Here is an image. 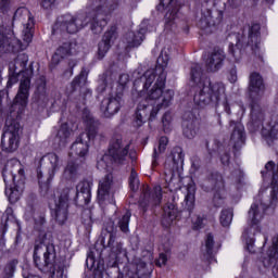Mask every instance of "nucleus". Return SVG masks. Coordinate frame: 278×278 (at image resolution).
I'll return each mask as SVG.
<instances>
[{"mask_svg": "<svg viewBox=\"0 0 278 278\" xmlns=\"http://www.w3.org/2000/svg\"><path fill=\"white\" fill-rule=\"evenodd\" d=\"M91 12L72 15L66 13L56 18L52 34H77L90 23L92 34L99 36L108 25V15L118 8V0H90Z\"/></svg>", "mask_w": 278, "mask_h": 278, "instance_id": "nucleus-1", "label": "nucleus"}, {"mask_svg": "<svg viewBox=\"0 0 278 278\" xmlns=\"http://www.w3.org/2000/svg\"><path fill=\"white\" fill-rule=\"evenodd\" d=\"M190 79L195 85L193 102L198 108L215 105L216 112L224 110L226 114H231L223 83H212L210 78H203V67L200 64L191 65Z\"/></svg>", "mask_w": 278, "mask_h": 278, "instance_id": "nucleus-2", "label": "nucleus"}, {"mask_svg": "<svg viewBox=\"0 0 278 278\" xmlns=\"http://www.w3.org/2000/svg\"><path fill=\"white\" fill-rule=\"evenodd\" d=\"M168 53H166V50H162L161 55L157 59L159 65L154 70L146 71V73L152 71L154 77L151 84L152 88L151 86H148L146 89H143V92L141 93L142 99L147 100V105H149V103H156V105L150 112L151 121H155L157 112H160L161 110H166V108L170 105L173 97H175V92L173 90L164 91V87L166 86L165 67L168 66ZM149 88L151 89L149 90ZM147 90H149L148 94Z\"/></svg>", "mask_w": 278, "mask_h": 278, "instance_id": "nucleus-3", "label": "nucleus"}, {"mask_svg": "<svg viewBox=\"0 0 278 278\" xmlns=\"http://www.w3.org/2000/svg\"><path fill=\"white\" fill-rule=\"evenodd\" d=\"M277 189L274 187V190H271L270 193V198L268 195H264V193H258L254 203L251 205L248 213L249 227L244 229L242 235V238L247 244V249L250 253H255V250H253V244H255V235L260 233L262 230L260 228V223H262L264 214H266V210L273 205H277Z\"/></svg>", "mask_w": 278, "mask_h": 278, "instance_id": "nucleus-4", "label": "nucleus"}, {"mask_svg": "<svg viewBox=\"0 0 278 278\" xmlns=\"http://www.w3.org/2000/svg\"><path fill=\"white\" fill-rule=\"evenodd\" d=\"M27 62H29L27 54L22 53L17 55L14 63L10 64L9 81L7 84L8 88H12L18 81V77H21L14 105H21L22 108L27 105V99H29V90L31 88V77H34V67L29 65L27 68Z\"/></svg>", "mask_w": 278, "mask_h": 278, "instance_id": "nucleus-5", "label": "nucleus"}, {"mask_svg": "<svg viewBox=\"0 0 278 278\" xmlns=\"http://www.w3.org/2000/svg\"><path fill=\"white\" fill-rule=\"evenodd\" d=\"M153 71H150L144 72L141 77L134 81L132 101L138 103L134 121L135 127H142L147 123V116H149L147 108H149V104H147V100L142 99V93L146 88H149L153 84Z\"/></svg>", "mask_w": 278, "mask_h": 278, "instance_id": "nucleus-6", "label": "nucleus"}, {"mask_svg": "<svg viewBox=\"0 0 278 278\" xmlns=\"http://www.w3.org/2000/svg\"><path fill=\"white\" fill-rule=\"evenodd\" d=\"M71 194L75 195V203L78 207H86L90 203L91 195L81 193L71 188H65L60 192V195L54 201L53 214L56 223L64 225L68 220V207L71 205Z\"/></svg>", "mask_w": 278, "mask_h": 278, "instance_id": "nucleus-7", "label": "nucleus"}, {"mask_svg": "<svg viewBox=\"0 0 278 278\" xmlns=\"http://www.w3.org/2000/svg\"><path fill=\"white\" fill-rule=\"evenodd\" d=\"M86 123V132H81L76 141L71 147L70 155H77L78 157H86L88 155V142L94 140L99 131V121L94 119L90 112L85 111L83 114Z\"/></svg>", "mask_w": 278, "mask_h": 278, "instance_id": "nucleus-8", "label": "nucleus"}, {"mask_svg": "<svg viewBox=\"0 0 278 278\" xmlns=\"http://www.w3.org/2000/svg\"><path fill=\"white\" fill-rule=\"evenodd\" d=\"M34 262L39 270H50L55 264V245L47 241L46 237L35 243Z\"/></svg>", "mask_w": 278, "mask_h": 278, "instance_id": "nucleus-9", "label": "nucleus"}, {"mask_svg": "<svg viewBox=\"0 0 278 278\" xmlns=\"http://www.w3.org/2000/svg\"><path fill=\"white\" fill-rule=\"evenodd\" d=\"M202 188L206 192L216 191L213 197V203L215 207H220L223 205V195H220V190L225 188L223 175H220L218 172L208 173L206 179L202 182Z\"/></svg>", "mask_w": 278, "mask_h": 278, "instance_id": "nucleus-10", "label": "nucleus"}, {"mask_svg": "<svg viewBox=\"0 0 278 278\" xmlns=\"http://www.w3.org/2000/svg\"><path fill=\"white\" fill-rule=\"evenodd\" d=\"M21 132V124L12 122L5 124L4 132L1 139V147L7 153H14L18 149V134Z\"/></svg>", "mask_w": 278, "mask_h": 278, "instance_id": "nucleus-11", "label": "nucleus"}, {"mask_svg": "<svg viewBox=\"0 0 278 278\" xmlns=\"http://www.w3.org/2000/svg\"><path fill=\"white\" fill-rule=\"evenodd\" d=\"M129 153V144H123V137L115 135L109 146V155H105L103 160L112 159L115 164H124Z\"/></svg>", "mask_w": 278, "mask_h": 278, "instance_id": "nucleus-12", "label": "nucleus"}, {"mask_svg": "<svg viewBox=\"0 0 278 278\" xmlns=\"http://www.w3.org/2000/svg\"><path fill=\"white\" fill-rule=\"evenodd\" d=\"M159 12H163V10H167L165 13V28L173 31L177 27V12H179V4H177L176 0H161L159 5L156 7Z\"/></svg>", "mask_w": 278, "mask_h": 278, "instance_id": "nucleus-13", "label": "nucleus"}, {"mask_svg": "<svg viewBox=\"0 0 278 278\" xmlns=\"http://www.w3.org/2000/svg\"><path fill=\"white\" fill-rule=\"evenodd\" d=\"M162 203V187H155L151 193L149 187H143L142 194L139 200V205L142 207L143 212H147L148 207H155Z\"/></svg>", "mask_w": 278, "mask_h": 278, "instance_id": "nucleus-14", "label": "nucleus"}, {"mask_svg": "<svg viewBox=\"0 0 278 278\" xmlns=\"http://www.w3.org/2000/svg\"><path fill=\"white\" fill-rule=\"evenodd\" d=\"M264 90H266V86L264 85L262 75L256 72L250 74L248 87L250 101H261Z\"/></svg>", "mask_w": 278, "mask_h": 278, "instance_id": "nucleus-15", "label": "nucleus"}, {"mask_svg": "<svg viewBox=\"0 0 278 278\" xmlns=\"http://www.w3.org/2000/svg\"><path fill=\"white\" fill-rule=\"evenodd\" d=\"M225 51L220 48H214V50L207 55L205 60V68L207 73H218L225 64Z\"/></svg>", "mask_w": 278, "mask_h": 278, "instance_id": "nucleus-16", "label": "nucleus"}, {"mask_svg": "<svg viewBox=\"0 0 278 278\" xmlns=\"http://www.w3.org/2000/svg\"><path fill=\"white\" fill-rule=\"evenodd\" d=\"M8 175L11 176L12 181H14V176L17 177V180H25V169L18 160L11 159L7 162L2 170L4 182H8Z\"/></svg>", "mask_w": 278, "mask_h": 278, "instance_id": "nucleus-17", "label": "nucleus"}, {"mask_svg": "<svg viewBox=\"0 0 278 278\" xmlns=\"http://www.w3.org/2000/svg\"><path fill=\"white\" fill-rule=\"evenodd\" d=\"M121 103H123V92L117 93L116 97L102 100L100 110L103 116L105 118L114 116L121 110Z\"/></svg>", "mask_w": 278, "mask_h": 278, "instance_id": "nucleus-18", "label": "nucleus"}, {"mask_svg": "<svg viewBox=\"0 0 278 278\" xmlns=\"http://www.w3.org/2000/svg\"><path fill=\"white\" fill-rule=\"evenodd\" d=\"M116 26H111L102 37V40L98 43V60H103L108 54V51L112 49L114 40H116Z\"/></svg>", "mask_w": 278, "mask_h": 278, "instance_id": "nucleus-19", "label": "nucleus"}, {"mask_svg": "<svg viewBox=\"0 0 278 278\" xmlns=\"http://www.w3.org/2000/svg\"><path fill=\"white\" fill-rule=\"evenodd\" d=\"M265 268H271L274 277H278V236L273 238V245L267 251V258L263 261Z\"/></svg>", "mask_w": 278, "mask_h": 278, "instance_id": "nucleus-20", "label": "nucleus"}, {"mask_svg": "<svg viewBox=\"0 0 278 278\" xmlns=\"http://www.w3.org/2000/svg\"><path fill=\"white\" fill-rule=\"evenodd\" d=\"M230 127H233L232 134L230 136V143L236 151H240L244 146V140H247L244 134V126L240 123L230 121Z\"/></svg>", "mask_w": 278, "mask_h": 278, "instance_id": "nucleus-21", "label": "nucleus"}, {"mask_svg": "<svg viewBox=\"0 0 278 278\" xmlns=\"http://www.w3.org/2000/svg\"><path fill=\"white\" fill-rule=\"evenodd\" d=\"M40 166H45L48 169V181H51L55 177V173L60 169V156L55 153H48L41 157Z\"/></svg>", "mask_w": 278, "mask_h": 278, "instance_id": "nucleus-22", "label": "nucleus"}, {"mask_svg": "<svg viewBox=\"0 0 278 278\" xmlns=\"http://www.w3.org/2000/svg\"><path fill=\"white\" fill-rule=\"evenodd\" d=\"M250 108V125L253 126V129H260L266 116V114L264 113V109H262V106L260 105V100H251Z\"/></svg>", "mask_w": 278, "mask_h": 278, "instance_id": "nucleus-23", "label": "nucleus"}, {"mask_svg": "<svg viewBox=\"0 0 278 278\" xmlns=\"http://www.w3.org/2000/svg\"><path fill=\"white\" fill-rule=\"evenodd\" d=\"M223 23V11L207 10L200 20V27H216Z\"/></svg>", "mask_w": 278, "mask_h": 278, "instance_id": "nucleus-24", "label": "nucleus"}, {"mask_svg": "<svg viewBox=\"0 0 278 278\" xmlns=\"http://www.w3.org/2000/svg\"><path fill=\"white\" fill-rule=\"evenodd\" d=\"M35 98L39 105H47L49 103V90L47 89V77L39 76L35 83Z\"/></svg>", "mask_w": 278, "mask_h": 278, "instance_id": "nucleus-25", "label": "nucleus"}, {"mask_svg": "<svg viewBox=\"0 0 278 278\" xmlns=\"http://www.w3.org/2000/svg\"><path fill=\"white\" fill-rule=\"evenodd\" d=\"M262 136L268 147H275L278 142V123L277 119L268 122L262 129Z\"/></svg>", "mask_w": 278, "mask_h": 278, "instance_id": "nucleus-26", "label": "nucleus"}, {"mask_svg": "<svg viewBox=\"0 0 278 278\" xmlns=\"http://www.w3.org/2000/svg\"><path fill=\"white\" fill-rule=\"evenodd\" d=\"M178 170L179 169H175V167H172L170 163H165L163 174L165 181L164 188H169L170 192H173V190H176L177 184L179 182V177H177Z\"/></svg>", "mask_w": 278, "mask_h": 278, "instance_id": "nucleus-27", "label": "nucleus"}, {"mask_svg": "<svg viewBox=\"0 0 278 278\" xmlns=\"http://www.w3.org/2000/svg\"><path fill=\"white\" fill-rule=\"evenodd\" d=\"M72 134L73 130L70 129L68 124H62L53 139L54 147H56L58 149L66 147V144H68V140L71 139Z\"/></svg>", "mask_w": 278, "mask_h": 278, "instance_id": "nucleus-28", "label": "nucleus"}, {"mask_svg": "<svg viewBox=\"0 0 278 278\" xmlns=\"http://www.w3.org/2000/svg\"><path fill=\"white\" fill-rule=\"evenodd\" d=\"M18 176H13L14 187L5 189V194L9 198L10 203H16L21 195L25 191V180H17Z\"/></svg>", "mask_w": 278, "mask_h": 278, "instance_id": "nucleus-29", "label": "nucleus"}, {"mask_svg": "<svg viewBox=\"0 0 278 278\" xmlns=\"http://www.w3.org/2000/svg\"><path fill=\"white\" fill-rule=\"evenodd\" d=\"M113 179L114 177L112 174H108L100 180L98 187V200L100 203H103V201H108V199H110V190H112Z\"/></svg>", "mask_w": 278, "mask_h": 278, "instance_id": "nucleus-30", "label": "nucleus"}, {"mask_svg": "<svg viewBox=\"0 0 278 278\" xmlns=\"http://www.w3.org/2000/svg\"><path fill=\"white\" fill-rule=\"evenodd\" d=\"M105 240H108L106 247H112V243L116 240V226L114 225L113 220L106 222L104 228L102 229L101 244H103V247H105Z\"/></svg>", "mask_w": 278, "mask_h": 278, "instance_id": "nucleus-31", "label": "nucleus"}, {"mask_svg": "<svg viewBox=\"0 0 278 278\" xmlns=\"http://www.w3.org/2000/svg\"><path fill=\"white\" fill-rule=\"evenodd\" d=\"M13 22L21 23L24 27H27V29L34 27V18H31L29 10H27L25 7L18 8L15 11L13 15Z\"/></svg>", "mask_w": 278, "mask_h": 278, "instance_id": "nucleus-32", "label": "nucleus"}, {"mask_svg": "<svg viewBox=\"0 0 278 278\" xmlns=\"http://www.w3.org/2000/svg\"><path fill=\"white\" fill-rule=\"evenodd\" d=\"M88 83V70L83 68L80 74L76 76L72 84L71 89L72 92H75L76 90H83V92H86V94H92L90 90L86 89V84Z\"/></svg>", "mask_w": 278, "mask_h": 278, "instance_id": "nucleus-33", "label": "nucleus"}, {"mask_svg": "<svg viewBox=\"0 0 278 278\" xmlns=\"http://www.w3.org/2000/svg\"><path fill=\"white\" fill-rule=\"evenodd\" d=\"M144 41V28H140L139 31H128L125 35V42L128 49H136V47H140Z\"/></svg>", "mask_w": 278, "mask_h": 278, "instance_id": "nucleus-34", "label": "nucleus"}, {"mask_svg": "<svg viewBox=\"0 0 278 278\" xmlns=\"http://www.w3.org/2000/svg\"><path fill=\"white\" fill-rule=\"evenodd\" d=\"M182 134L188 140L197 138L199 134V121L198 119H184L182 122Z\"/></svg>", "mask_w": 278, "mask_h": 278, "instance_id": "nucleus-35", "label": "nucleus"}, {"mask_svg": "<svg viewBox=\"0 0 278 278\" xmlns=\"http://www.w3.org/2000/svg\"><path fill=\"white\" fill-rule=\"evenodd\" d=\"M165 164H170L172 168L179 170L184 166V150L179 147L174 148Z\"/></svg>", "mask_w": 278, "mask_h": 278, "instance_id": "nucleus-36", "label": "nucleus"}, {"mask_svg": "<svg viewBox=\"0 0 278 278\" xmlns=\"http://www.w3.org/2000/svg\"><path fill=\"white\" fill-rule=\"evenodd\" d=\"M177 218V206L173 202H168L164 206V214L162 218L163 227H170L173 222Z\"/></svg>", "mask_w": 278, "mask_h": 278, "instance_id": "nucleus-37", "label": "nucleus"}, {"mask_svg": "<svg viewBox=\"0 0 278 278\" xmlns=\"http://www.w3.org/2000/svg\"><path fill=\"white\" fill-rule=\"evenodd\" d=\"M79 170H81V166H79L77 161H68L64 168L63 176L67 180L75 179L77 175H79Z\"/></svg>", "mask_w": 278, "mask_h": 278, "instance_id": "nucleus-38", "label": "nucleus"}, {"mask_svg": "<svg viewBox=\"0 0 278 278\" xmlns=\"http://www.w3.org/2000/svg\"><path fill=\"white\" fill-rule=\"evenodd\" d=\"M203 257L206 262L213 260L214 257V236L208 233L205 239L204 247L202 249Z\"/></svg>", "mask_w": 278, "mask_h": 278, "instance_id": "nucleus-39", "label": "nucleus"}, {"mask_svg": "<svg viewBox=\"0 0 278 278\" xmlns=\"http://www.w3.org/2000/svg\"><path fill=\"white\" fill-rule=\"evenodd\" d=\"M168 146V138L167 137H161L159 141L157 148H154L153 154H152V166H157V160H160V155L166 151V147Z\"/></svg>", "mask_w": 278, "mask_h": 278, "instance_id": "nucleus-40", "label": "nucleus"}, {"mask_svg": "<svg viewBox=\"0 0 278 278\" xmlns=\"http://www.w3.org/2000/svg\"><path fill=\"white\" fill-rule=\"evenodd\" d=\"M182 207L186 212H189V216L192 214L194 210V187H189L187 189V194L185 197Z\"/></svg>", "mask_w": 278, "mask_h": 278, "instance_id": "nucleus-41", "label": "nucleus"}, {"mask_svg": "<svg viewBox=\"0 0 278 278\" xmlns=\"http://www.w3.org/2000/svg\"><path fill=\"white\" fill-rule=\"evenodd\" d=\"M113 81L114 77H112V72H105L99 77L97 91L100 93L105 92L108 86H110V84H112Z\"/></svg>", "mask_w": 278, "mask_h": 278, "instance_id": "nucleus-42", "label": "nucleus"}, {"mask_svg": "<svg viewBox=\"0 0 278 278\" xmlns=\"http://www.w3.org/2000/svg\"><path fill=\"white\" fill-rule=\"evenodd\" d=\"M233 220V208H224L220 212L219 223L225 229H229Z\"/></svg>", "mask_w": 278, "mask_h": 278, "instance_id": "nucleus-43", "label": "nucleus"}, {"mask_svg": "<svg viewBox=\"0 0 278 278\" xmlns=\"http://www.w3.org/2000/svg\"><path fill=\"white\" fill-rule=\"evenodd\" d=\"M260 24H253L250 29H249V40H248V45H251L253 47V45H255L257 47L258 42H260Z\"/></svg>", "mask_w": 278, "mask_h": 278, "instance_id": "nucleus-44", "label": "nucleus"}, {"mask_svg": "<svg viewBox=\"0 0 278 278\" xmlns=\"http://www.w3.org/2000/svg\"><path fill=\"white\" fill-rule=\"evenodd\" d=\"M129 220H131V212L129 211L118 218L117 227L123 233H129Z\"/></svg>", "mask_w": 278, "mask_h": 278, "instance_id": "nucleus-45", "label": "nucleus"}, {"mask_svg": "<svg viewBox=\"0 0 278 278\" xmlns=\"http://www.w3.org/2000/svg\"><path fill=\"white\" fill-rule=\"evenodd\" d=\"M73 51V43L71 42H64L62 46H60L55 51V58H61V60H64V58H68Z\"/></svg>", "mask_w": 278, "mask_h": 278, "instance_id": "nucleus-46", "label": "nucleus"}, {"mask_svg": "<svg viewBox=\"0 0 278 278\" xmlns=\"http://www.w3.org/2000/svg\"><path fill=\"white\" fill-rule=\"evenodd\" d=\"M92 180H83L76 186V192L92 197Z\"/></svg>", "mask_w": 278, "mask_h": 278, "instance_id": "nucleus-47", "label": "nucleus"}, {"mask_svg": "<svg viewBox=\"0 0 278 278\" xmlns=\"http://www.w3.org/2000/svg\"><path fill=\"white\" fill-rule=\"evenodd\" d=\"M16 266H18V260L14 258L9 261L4 267V277L5 278L14 277V273H16Z\"/></svg>", "mask_w": 278, "mask_h": 278, "instance_id": "nucleus-48", "label": "nucleus"}, {"mask_svg": "<svg viewBox=\"0 0 278 278\" xmlns=\"http://www.w3.org/2000/svg\"><path fill=\"white\" fill-rule=\"evenodd\" d=\"M128 181L130 190L132 192H138L140 188V180L138 179V173H136V169H131Z\"/></svg>", "mask_w": 278, "mask_h": 278, "instance_id": "nucleus-49", "label": "nucleus"}, {"mask_svg": "<svg viewBox=\"0 0 278 278\" xmlns=\"http://www.w3.org/2000/svg\"><path fill=\"white\" fill-rule=\"evenodd\" d=\"M81 223L87 227V229H90L92 227V211L90 210H84L81 214Z\"/></svg>", "mask_w": 278, "mask_h": 278, "instance_id": "nucleus-50", "label": "nucleus"}, {"mask_svg": "<svg viewBox=\"0 0 278 278\" xmlns=\"http://www.w3.org/2000/svg\"><path fill=\"white\" fill-rule=\"evenodd\" d=\"M229 53L232 55L236 62H240L242 59V50L240 49V45L230 46Z\"/></svg>", "mask_w": 278, "mask_h": 278, "instance_id": "nucleus-51", "label": "nucleus"}, {"mask_svg": "<svg viewBox=\"0 0 278 278\" xmlns=\"http://www.w3.org/2000/svg\"><path fill=\"white\" fill-rule=\"evenodd\" d=\"M172 121H173V115L169 112L163 115L162 123H163L164 131H170Z\"/></svg>", "mask_w": 278, "mask_h": 278, "instance_id": "nucleus-52", "label": "nucleus"}, {"mask_svg": "<svg viewBox=\"0 0 278 278\" xmlns=\"http://www.w3.org/2000/svg\"><path fill=\"white\" fill-rule=\"evenodd\" d=\"M118 84H119V90L121 91L125 90V86L129 84V75L128 74L119 75Z\"/></svg>", "mask_w": 278, "mask_h": 278, "instance_id": "nucleus-53", "label": "nucleus"}, {"mask_svg": "<svg viewBox=\"0 0 278 278\" xmlns=\"http://www.w3.org/2000/svg\"><path fill=\"white\" fill-rule=\"evenodd\" d=\"M141 29L146 31H155V23L147 20V21H143L142 24H141Z\"/></svg>", "mask_w": 278, "mask_h": 278, "instance_id": "nucleus-54", "label": "nucleus"}, {"mask_svg": "<svg viewBox=\"0 0 278 278\" xmlns=\"http://www.w3.org/2000/svg\"><path fill=\"white\" fill-rule=\"evenodd\" d=\"M110 249H111V251H112V253H114L115 255H118L119 253H123V243H121V242H117V243H115L114 244V242L112 243V245H108Z\"/></svg>", "mask_w": 278, "mask_h": 278, "instance_id": "nucleus-55", "label": "nucleus"}, {"mask_svg": "<svg viewBox=\"0 0 278 278\" xmlns=\"http://www.w3.org/2000/svg\"><path fill=\"white\" fill-rule=\"evenodd\" d=\"M205 220V217H201V215H197L195 218H193V228L194 229H201L203 227V223Z\"/></svg>", "mask_w": 278, "mask_h": 278, "instance_id": "nucleus-56", "label": "nucleus"}, {"mask_svg": "<svg viewBox=\"0 0 278 278\" xmlns=\"http://www.w3.org/2000/svg\"><path fill=\"white\" fill-rule=\"evenodd\" d=\"M229 81L230 84H236V81H238V70H236V67H232L229 71Z\"/></svg>", "mask_w": 278, "mask_h": 278, "instance_id": "nucleus-57", "label": "nucleus"}, {"mask_svg": "<svg viewBox=\"0 0 278 278\" xmlns=\"http://www.w3.org/2000/svg\"><path fill=\"white\" fill-rule=\"evenodd\" d=\"M168 262V256L166 254L161 253L157 261H156V266H166V263Z\"/></svg>", "mask_w": 278, "mask_h": 278, "instance_id": "nucleus-58", "label": "nucleus"}, {"mask_svg": "<svg viewBox=\"0 0 278 278\" xmlns=\"http://www.w3.org/2000/svg\"><path fill=\"white\" fill-rule=\"evenodd\" d=\"M84 278H103V271L94 269L93 274H86Z\"/></svg>", "mask_w": 278, "mask_h": 278, "instance_id": "nucleus-59", "label": "nucleus"}, {"mask_svg": "<svg viewBox=\"0 0 278 278\" xmlns=\"http://www.w3.org/2000/svg\"><path fill=\"white\" fill-rule=\"evenodd\" d=\"M232 177H237L236 182L237 184H242V177H244V173H242V170L237 169L232 173Z\"/></svg>", "mask_w": 278, "mask_h": 278, "instance_id": "nucleus-60", "label": "nucleus"}, {"mask_svg": "<svg viewBox=\"0 0 278 278\" xmlns=\"http://www.w3.org/2000/svg\"><path fill=\"white\" fill-rule=\"evenodd\" d=\"M55 3V0H41L40 5L45 10H49L53 4Z\"/></svg>", "mask_w": 278, "mask_h": 278, "instance_id": "nucleus-61", "label": "nucleus"}, {"mask_svg": "<svg viewBox=\"0 0 278 278\" xmlns=\"http://www.w3.org/2000/svg\"><path fill=\"white\" fill-rule=\"evenodd\" d=\"M87 268H94V255L89 254L86 261Z\"/></svg>", "mask_w": 278, "mask_h": 278, "instance_id": "nucleus-62", "label": "nucleus"}, {"mask_svg": "<svg viewBox=\"0 0 278 278\" xmlns=\"http://www.w3.org/2000/svg\"><path fill=\"white\" fill-rule=\"evenodd\" d=\"M49 181L51 180H47V182H42L39 180V187L41 189V192H43V194H47V192H49Z\"/></svg>", "mask_w": 278, "mask_h": 278, "instance_id": "nucleus-63", "label": "nucleus"}, {"mask_svg": "<svg viewBox=\"0 0 278 278\" xmlns=\"http://www.w3.org/2000/svg\"><path fill=\"white\" fill-rule=\"evenodd\" d=\"M229 152H225L224 154L220 155V162L224 164V166H227L229 164Z\"/></svg>", "mask_w": 278, "mask_h": 278, "instance_id": "nucleus-64", "label": "nucleus"}]
</instances>
